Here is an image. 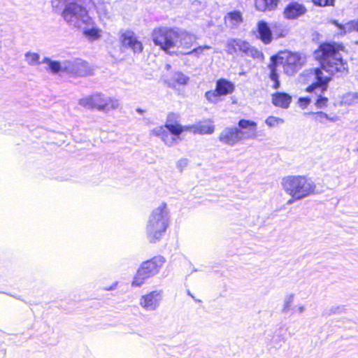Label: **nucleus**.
<instances>
[{"label": "nucleus", "instance_id": "1", "mask_svg": "<svg viewBox=\"0 0 358 358\" xmlns=\"http://www.w3.org/2000/svg\"><path fill=\"white\" fill-rule=\"evenodd\" d=\"M345 47L336 42L322 43L314 52L315 59L320 62L322 70L336 78L348 73V62L343 59L341 53Z\"/></svg>", "mask_w": 358, "mask_h": 358}, {"label": "nucleus", "instance_id": "2", "mask_svg": "<svg viewBox=\"0 0 358 358\" xmlns=\"http://www.w3.org/2000/svg\"><path fill=\"white\" fill-rule=\"evenodd\" d=\"M257 123L252 120L241 119L238 127H226L219 136V141L224 145L234 146L243 139L256 136Z\"/></svg>", "mask_w": 358, "mask_h": 358}, {"label": "nucleus", "instance_id": "3", "mask_svg": "<svg viewBox=\"0 0 358 358\" xmlns=\"http://www.w3.org/2000/svg\"><path fill=\"white\" fill-rule=\"evenodd\" d=\"M169 225V212L165 203L155 208L146 226L148 238L150 243L159 241Z\"/></svg>", "mask_w": 358, "mask_h": 358}, {"label": "nucleus", "instance_id": "4", "mask_svg": "<svg viewBox=\"0 0 358 358\" xmlns=\"http://www.w3.org/2000/svg\"><path fill=\"white\" fill-rule=\"evenodd\" d=\"M307 80L312 82L306 91L308 93L314 92L317 95L315 105L317 108H324L327 106L329 99L324 96L323 94L327 90L329 83L331 78L329 76H324L323 71L320 68L311 69L304 72Z\"/></svg>", "mask_w": 358, "mask_h": 358}, {"label": "nucleus", "instance_id": "5", "mask_svg": "<svg viewBox=\"0 0 358 358\" xmlns=\"http://www.w3.org/2000/svg\"><path fill=\"white\" fill-rule=\"evenodd\" d=\"M282 185L286 193L294 199H303L315 193L313 181L301 176H289L282 179Z\"/></svg>", "mask_w": 358, "mask_h": 358}, {"label": "nucleus", "instance_id": "6", "mask_svg": "<svg viewBox=\"0 0 358 358\" xmlns=\"http://www.w3.org/2000/svg\"><path fill=\"white\" fill-rule=\"evenodd\" d=\"M166 259L162 255L143 262L134 276L131 282L132 287H141L147 280L157 275L163 267Z\"/></svg>", "mask_w": 358, "mask_h": 358}, {"label": "nucleus", "instance_id": "7", "mask_svg": "<svg viewBox=\"0 0 358 358\" xmlns=\"http://www.w3.org/2000/svg\"><path fill=\"white\" fill-rule=\"evenodd\" d=\"M62 16L68 24L78 29L83 24L90 27L94 24L87 9L74 1L65 5Z\"/></svg>", "mask_w": 358, "mask_h": 358}, {"label": "nucleus", "instance_id": "8", "mask_svg": "<svg viewBox=\"0 0 358 358\" xmlns=\"http://www.w3.org/2000/svg\"><path fill=\"white\" fill-rule=\"evenodd\" d=\"M177 31V27H157L152 31V41L166 54L173 56L175 52L171 51V49L176 47Z\"/></svg>", "mask_w": 358, "mask_h": 358}, {"label": "nucleus", "instance_id": "9", "mask_svg": "<svg viewBox=\"0 0 358 358\" xmlns=\"http://www.w3.org/2000/svg\"><path fill=\"white\" fill-rule=\"evenodd\" d=\"M287 34V30L280 23L272 24L271 26L264 20H259L256 27V38L259 39L264 44H270L273 35L278 38L285 37Z\"/></svg>", "mask_w": 358, "mask_h": 358}, {"label": "nucleus", "instance_id": "10", "mask_svg": "<svg viewBox=\"0 0 358 358\" xmlns=\"http://www.w3.org/2000/svg\"><path fill=\"white\" fill-rule=\"evenodd\" d=\"M79 104L87 109H97L99 111L108 112L117 108L119 106L117 99L105 97L101 94H95L92 96L80 99Z\"/></svg>", "mask_w": 358, "mask_h": 358}, {"label": "nucleus", "instance_id": "11", "mask_svg": "<svg viewBox=\"0 0 358 358\" xmlns=\"http://www.w3.org/2000/svg\"><path fill=\"white\" fill-rule=\"evenodd\" d=\"M227 52L228 55H234L238 52L241 56H248L253 59H263L264 54L256 48L252 46L246 41L240 38H230L227 41Z\"/></svg>", "mask_w": 358, "mask_h": 358}, {"label": "nucleus", "instance_id": "12", "mask_svg": "<svg viewBox=\"0 0 358 358\" xmlns=\"http://www.w3.org/2000/svg\"><path fill=\"white\" fill-rule=\"evenodd\" d=\"M64 73L71 77H84L92 74V69L89 64L81 59L64 61Z\"/></svg>", "mask_w": 358, "mask_h": 358}, {"label": "nucleus", "instance_id": "13", "mask_svg": "<svg viewBox=\"0 0 358 358\" xmlns=\"http://www.w3.org/2000/svg\"><path fill=\"white\" fill-rule=\"evenodd\" d=\"M162 300V291L155 290L141 296L140 305L148 311H153L158 308Z\"/></svg>", "mask_w": 358, "mask_h": 358}, {"label": "nucleus", "instance_id": "14", "mask_svg": "<svg viewBox=\"0 0 358 358\" xmlns=\"http://www.w3.org/2000/svg\"><path fill=\"white\" fill-rule=\"evenodd\" d=\"M120 39L122 47L131 49L134 54H139L143 52V45L137 39L133 31H127L122 33Z\"/></svg>", "mask_w": 358, "mask_h": 358}, {"label": "nucleus", "instance_id": "15", "mask_svg": "<svg viewBox=\"0 0 358 358\" xmlns=\"http://www.w3.org/2000/svg\"><path fill=\"white\" fill-rule=\"evenodd\" d=\"M301 57L297 53L285 52L284 73L287 76L294 75L301 67Z\"/></svg>", "mask_w": 358, "mask_h": 358}, {"label": "nucleus", "instance_id": "16", "mask_svg": "<svg viewBox=\"0 0 358 358\" xmlns=\"http://www.w3.org/2000/svg\"><path fill=\"white\" fill-rule=\"evenodd\" d=\"M306 11L307 9L303 3L291 1L285 7L283 15L287 20H295L303 15Z\"/></svg>", "mask_w": 358, "mask_h": 358}, {"label": "nucleus", "instance_id": "17", "mask_svg": "<svg viewBox=\"0 0 358 358\" xmlns=\"http://www.w3.org/2000/svg\"><path fill=\"white\" fill-rule=\"evenodd\" d=\"M176 47L189 49L196 41V37L185 30L178 28Z\"/></svg>", "mask_w": 358, "mask_h": 358}, {"label": "nucleus", "instance_id": "18", "mask_svg": "<svg viewBox=\"0 0 358 358\" xmlns=\"http://www.w3.org/2000/svg\"><path fill=\"white\" fill-rule=\"evenodd\" d=\"M174 117L175 115L173 113L168 115L165 127L168 132L180 139V135L182 132L188 131V129H187L188 126H182L177 122H173Z\"/></svg>", "mask_w": 358, "mask_h": 358}, {"label": "nucleus", "instance_id": "19", "mask_svg": "<svg viewBox=\"0 0 358 358\" xmlns=\"http://www.w3.org/2000/svg\"><path fill=\"white\" fill-rule=\"evenodd\" d=\"M292 101V96L285 92H276L271 95L272 103L276 107L287 109L289 107Z\"/></svg>", "mask_w": 358, "mask_h": 358}, {"label": "nucleus", "instance_id": "20", "mask_svg": "<svg viewBox=\"0 0 358 358\" xmlns=\"http://www.w3.org/2000/svg\"><path fill=\"white\" fill-rule=\"evenodd\" d=\"M224 20L226 26L230 29L238 28L243 22V14L238 10H234L227 13Z\"/></svg>", "mask_w": 358, "mask_h": 358}, {"label": "nucleus", "instance_id": "21", "mask_svg": "<svg viewBox=\"0 0 358 358\" xmlns=\"http://www.w3.org/2000/svg\"><path fill=\"white\" fill-rule=\"evenodd\" d=\"M216 92L221 96L231 94L235 90V85L233 82L226 78H219L215 83Z\"/></svg>", "mask_w": 358, "mask_h": 358}, {"label": "nucleus", "instance_id": "22", "mask_svg": "<svg viewBox=\"0 0 358 358\" xmlns=\"http://www.w3.org/2000/svg\"><path fill=\"white\" fill-rule=\"evenodd\" d=\"M187 129L194 134H211L214 132L215 126L212 124L200 123L188 126Z\"/></svg>", "mask_w": 358, "mask_h": 358}, {"label": "nucleus", "instance_id": "23", "mask_svg": "<svg viewBox=\"0 0 358 358\" xmlns=\"http://www.w3.org/2000/svg\"><path fill=\"white\" fill-rule=\"evenodd\" d=\"M41 63L46 64L48 69L53 74H57L60 72L64 73V62L61 63L59 61L52 60L50 58L45 57Z\"/></svg>", "mask_w": 358, "mask_h": 358}, {"label": "nucleus", "instance_id": "24", "mask_svg": "<svg viewBox=\"0 0 358 358\" xmlns=\"http://www.w3.org/2000/svg\"><path fill=\"white\" fill-rule=\"evenodd\" d=\"M278 4V0H255V7L259 11L275 10Z\"/></svg>", "mask_w": 358, "mask_h": 358}, {"label": "nucleus", "instance_id": "25", "mask_svg": "<svg viewBox=\"0 0 358 358\" xmlns=\"http://www.w3.org/2000/svg\"><path fill=\"white\" fill-rule=\"evenodd\" d=\"M308 114L314 116V120L315 122H318L322 124H324L326 120L331 122H336L339 120L338 116L334 115L333 117H330L323 111L310 112Z\"/></svg>", "mask_w": 358, "mask_h": 358}, {"label": "nucleus", "instance_id": "26", "mask_svg": "<svg viewBox=\"0 0 358 358\" xmlns=\"http://www.w3.org/2000/svg\"><path fill=\"white\" fill-rule=\"evenodd\" d=\"M285 52H280L277 55H272L270 57V63L268 65V69L277 70L279 65L284 66Z\"/></svg>", "mask_w": 358, "mask_h": 358}, {"label": "nucleus", "instance_id": "27", "mask_svg": "<svg viewBox=\"0 0 358 358\" xmlns=\"http://www.w3.org/2000/svg\"><path fill=\"white\" fill-rule=\"evenodd\" d=\"M189 78L183 73L178 71L175 73L171 80L169 82V86L172 87L171 82H175L180 85H185L188 83Z\"/></svg>", "mask_w": 358, "mask_h": 358}, {"label": "nucleus", "instance_id": "28", "mask_svg": "<svg viewBox=\"0 0 358 358\" xmlns=\"http://www.w3.org/2000/svg\"><path fill=\"white\" fill-rule=\"evenodd\" d=\"M83 34L91 41H95L101 37L100 30L92 26L91 28H84Z\"/></svg>", "mask_w": 358, "mask_h": 358}, {"label": "nucleus", "instance_id": "29", "mask_svg": "<svg viewBox=\"0 0 358 358\" xmlns=\"http://www.w3.org/2000/svg\"><path fill=\"white\" fill-rule=\"evenodd\" d=\"M26 61L30 66H36L41 62H39L40 55L36 52H27L24 55Z\"/></svg>", "mask_w": 358, "mask_h": 358}, {"label": "nucleus", "instance_id": "30", "mask_svg": "<svg viewBox=\"0 0 358 358\" xmlns=\"http://www.w3.org/2000/svg\"><path fill=\"white\" fill-rule=\"evenodd\" d=\"M220 94L216 92V89L214 90H209L205 93V98L208 102L211 103H217L220 101Z\"/></svg>", "mask_w": 358, "mask_h": 358}, {"label": "nucleus", "instance_id": "31", "mask_svg": "<svg viewBox=\"0 0 358 358\" xmlns=\"http://www.w3.org/2000/svg\"><path fill=\"white\" fill-rule=\"evenodd\" d=\"M343 306H331L329 308H326L322 312V315L324 317H329L331 315L341 314L344 311Z\"/></svg>", "mask_w": 358, "mask_h": 358}, {"label": "nucleus", "instance_id": "32", "mask_svg": "<svg viewBox=\"0 0 358 358\" xmlns=\"http://www.w3.org/2000/svg\"><path fill=\"white\" fill-rule=\"evenodd\" d=\"M269 79L273 81V84L271 86L274 90H278L280 87V81L279 80V73H278V70L269 69Z\"/></svg>", "mask_w": 358, "mask_h": 358}, {"label": "nucleus", "instance_id": "33", "mask_svg": "<svg viewBox=\"0 0 358 358\" xmlns=\"http://www.w3.org/2000/svg\"><path fill=\"white\" fill-rule=\"evenodd\" d=\"M210 48V47L207 45H201V46L192 49V50H190L187 52L183 53V54L186 55H194L196 57H199L203 52V51L205 50H208Z\"/></svg>", "mask_w": 358, "mask_h": 358}, {"label": "nucleus", "instance_id": "34", "mask_svg": "<svg viewBox=\"0 0 358 358\" xmlns=\"http://www.w3.org/2000/svg\"><path fill=\"white\" fill-rule=\"evenodd\" d=\"M265 123L269 127H274L284 123V120L280 117L269 116L266 118Z\"/></svg>", "mask_w": 358, "mask_h": 358}, {"label": "nucleus", "instance_id": "35", "mask_svg": "<svg viewBox=\"0 0 358 358\" xmlns=\"http://www.w3.org/2000/svg\"><path fill=\"white\" fill-rule=\"evenodd\" d=\"M346 34L353 31L358 32V18L352 20L345 23Z\"/></svg>", "mask_w": 358, "mask_h": 358}, {"label": "nucleus", "instance_id": "36", "mask_svg": "<svg viewBox=\"0 0 358 358\" xmlns=\"http://www.w3.org/2000/svg\"><path fill=\"white\" fill-rule=\"evenodd\" d=\"M162 140L166 145L171 146L177 143L179 139L167 131L164 136L162 137Z\"/></svg>", "mask_w": 358, "mask_h": 358}, {"label": "nucleus", "instance_id": "37", "mask_svg": "<svg viewBox=\"0 0 358 358\" xmlns=\"http://www.w3.org/2000/svg\"><path fill=\"white\" fill-rule=\"evenodd\" d=\"M330 23L337 27L339 32L338 35L343 36L346 34L345 24L340 23L337 20L332 19L330 20Z\"/></svg>", "mask_w": 358, "mask_h": 358}, {"label": "nucleus", "instance_id": "38", "mask_svg": "<svg viewBox=\"0 0 358 358\" xmlns=\"http://www.w3.org/2000/svg\"><path fill=\"white\" fill-rule=\"evenodd\" d=\"M167 133V130L164 126H161L153 129L151 131V135L159 137L161 139L164 136L165 134Z\"/></svg>", "mask_w": 358, "mask_h": 358}, {"label": "nucleus", "instance_id": "39", "mask_svg": "<svg viewBox=\"0 0 358 358\" xmlns=\"http://www.w3.org/2000/svg\"><path fill=\"white\" fill-rule=\"evenodd\" d=\"M315 6L324 7L334 5L335 0H313Z\"/></svg>", "mask_w": 358, "mask_h": 358}, {"label": "nucleus", "instance_id": "40", "mask_svg": "<svg viewBox=\"0 0 358 358\" xmlns=\"http://www.w3.org/2000/svg\"><path fill=\"white\" fill-rule=\"evenodd\" d=\"M294 301V294H289L286 296L282 309L283 313H287L290 308L291 304Z\"/></svg>", "mask_w": 358, "mask_h": 358}, {"label": "nucleus", "instance_id": "41", "mask_svg": "<svg viewBox=\"0 0 358 358\" xmlns=\"http://www.w3.org/2000/svg\"><path fill=\"white\" fill-rule=\"evenodd\" d=\"M311 99L308 96L306 97H300L298 99V103L303 109L308 107V106L310 103Z\"/></svg>", "mask_w": 358, "mask_h": 358}, {"label": "nucleus", "instance_id": "42", "mask_svg": "<svg viewBox=\"0 0 358 358\" xmlns=\"http://www.w3.org/2000/svg\"><path fill=\"white\" fill-rule=\"evenodd\" d=\"M189 161L186 158L180 159L177 162V168L180 170V172L183 171V169L187 167L188 165Z\"/></svg>", "mask_w": 358, "mask_h": 358}, {"label": "nucleus", "instance_id": "43", "mask_svg": "<svg viewBox=\"0 0 358 358\" xmlns=\"http://www.w3.org/2000/svg\"><path fill=\"white\" fill-rule=\"evenodd\" d=\"M358 101V93L355 92L353 94H350L345 97V103H348V104H352L355 101Z\"/></svg>", "mask_w": 358, "mask_h": 358}, {"label": "nucleus", "instance_id": "44", "mask_svg": "<svg viewBox=\"0 0 358 358\" xmlns=\"http://www.w3.org/2000/svg\"><path fill=\"white\" fill-rule=\"evenodd\" d=\"M136 111L138 113L141 114V115H142V114H143V113H145V110H144L143 109L141 108H137L136 109Z\"/></svg>", "mask_w": 358, "mask_h": 358}, {"label": "nucleus", "instance_id": "45", "mask_svg": "<svg viewBox=\"0 0 358 358\" xmlns=\"http://www.w3.org/2000/svg\"><path fill=\"white\" fill-rule=\"evenodd\" d=\"M305 308L303 306H301L298 308V311L299 313H302L304 311Z\"/></svg>", "mask_w": 358, "mask_h": 358}, {"label": "nucleus", "instance_id": "46", "mask_svg": "<svg viewBox=\"0 0 358 358\" xmlns=\"http://www.w3.org/2000/svg\"><path fill=\"white\" fill-rule=\"evenodd\" d=\"M296 199H294V198L292 197L289 200L287 201V204L290 205L293 203L294 201H296Z\"/></svg>", "mask_w": 358, "mask_h": 358}, {"label": "nucleus", "instance_id": "47", "mask_svg": "<svg viewBox=\"0 0 358 358\" xmlns=\"http://www.w3.org/2000/svg\"><path fill=\"white\" fill-rule=\"evenodd\" d=\"M117 285V282H115L114 285H113L112 286H110L108 289H106L107 290H113L115 289V287H116Z\"/></svg>", "mask_w": 358, "mask_h": 358}, {"label": "nucleus", "instance_id": "48", "mask_svg": "<svg viewBox=\"0 0 358 358\" xmlns=\"http://www.w3.org/2000/svg\"><path fill=\"white\" fill-rule=\"evenodd\" d=\"M192 298L196 301V302H201V301L199 299H196L194 296H192Z\"/></svg>", "mask_w": 358, "mask_h": 358}, {"label": "nucleus", "instance_id": "49", "mask_svg": "<svg viewBox=\"0 0 358 358\" xmlns=\"http://www.w3.org/2000/svg\"><path fill=\"white\" fill-rule=\"evenodd\" d=\"M192 298L196 301V302H201V301L199 299H196L194 296H192Z\"/></svg>", "mask_w": 358, "mask_h": 358}, {"label": "nucleus", "instance_id": "50", "mask_svg": "<svg viewBox=\"0 0 358 358\" xmlns=\"http://www.w3.org/2000/svg\"><path fill=\"white\" fill-rule=\"evenodd\" d=\"M187 294H188L189 296H190L191 297L193 296V295L192 294V293L190 292V291H189V290L187 291Z\"/></svg>", "mask_w": 358, "mask_h": 358}, {"label": "nucleus", "instance_id": "51", "mask_svg": "<svg viewBox=\"0 0 358 358\" xmlns=\"http://www.w3.org/2000/svg\"><path fill=\"white\" fill-rule=\"evenodd\" d=\"M277 33H280V29H277Z\"/></svg>", "mask_w": 358, "mask_h": 358}, {"label": "nucleus", "instance_id": "52", "mask_svg": "<svg viewBox=\"0 0 358 358\" xmlns=\"http://www.w3.org/2000/svg\"><path fill=\"white\" fill-rule=\"evenodd\" d=\"M355 44L358 45V41H355Z\"/></svg>", "mask_w": 358, "mask_h": 358}, {"label": "nucleus", "instance_id": "53", "mask_svg": "<svg viewBox=\"0 0 358 358\" xmlns=\"http://www.w3.org/2000/svg\"><path fill=\"white\" fill-rule=\"evenodd\" d=\"M166 67H167V69H169V68H170V67H171V66H170L169 64H168V65L166 66Z\"/></svg>", "mask_w": 358, "mask_h": 358}, {"label": "nucleus", "instance_id": "54", "mask_svg": "<svg viewBox=\"0 0 358 358\" xmlns=\"http://www.w3.org/2000/svg\"><path fill=\"white\" fill-rule=\"evenodd\" d=\"M357 151H358V148H357Z\"/></svg>", "mask_w": 358, "mask_h": 358}]
</instances>
